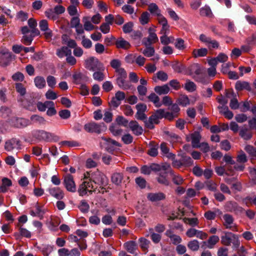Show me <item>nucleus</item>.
Segmentation results:
<instances>
[{
    "mask_svg": "<svg viewBox=\"0 0 256 256\" xmlns=\"http://www.w3.org/2000/svg\"><path fill=\"white\" fill-rule=\"evenodd\" d=\"M192 138V145L194 148H199V144L201 139V136L199 132H194V133L191 134Z\"/></svg>",
    "mask_w": 256,
    "mask_h": 256,
    "instance_id": "obj_21",
    "label": "nucleus"
},
{
    "mask_svg": "<svg viewBox=\"0 0 256 256\" xmlns=\"http://www.w3.org/2000/svg\"><path fill=\"white\" fill-rule=\"evenodd\" d=\"M235 88L238 91H242V90H251V87L250 84L245 81L238 80L235 84Z\"/></svg>",
    "mask_w": 256,
    "mask_h": 256,
    "instance_id": "obj_17",
    "label": "nucleus"
},
{
    "mask_svg": "<svg viewBox=\"0 0 256 256\" xmlns=\"http://www.w3.org/2000/svg\"><path fill=\"white\" fill-rule=\"evenodd\" d=\"M72 51L67 46H62L56 50V55L60 58L71 54Z\"/></svg>",
    "mask_w": 256,
    "mask_h": 256,
    "instance_id": "obj_31",
    "label": "nucleus"
},
{
    "mask_svg": "<svg viewBox=\"0 0 256 256\" xmlns=\"http://www.w3.org/2000/svg\"><path fill=\"white\" fill-rule=\"evenodd\" d=\"M223 219L224 220V226L226 228L230 229L234 231H237L236 226H232L234 222V218L230 214H225L223 216Z\"/></svg>",
    "mask_w": 256,
    "mask_h": 256,
    "instance_id": "obj_11",
    "label": "nucleus"
},
{
    "mask_svg": "<svg viewBox=\"0 0 256 256\" xmlns=\"http://www.w3.org/2000/svg\"><path fill=\"white\" fill-rule=\"evenodd\" d=\"M192 78L196 82H198L204 84H206L208 82L206 76L202 72L200 75H193Z\"/></svg>",
    "mask_w": 256,
    "mask_h": 256,
    "instance_id": "obj_42",
    "label": "nucleus"
},
{
    "mask_svg": "<svg viewBox=\"0 0 256 256\" xmlns=\"http://www.w3.org/2000/svg\"><path fill=\"white\" fill-rule=\"evenodd\" d=\"M80 210L82 212H87L88 211L90 206L88 202L84 200L80 202V204L78 206Z\"/></svg>",
    "mask_w": 256,
    "mask_h": 256,
    "instance_id": "obj_58",
    "label": "nucleus"
},
{
    "mask_svg": "<svg viewBox=\"0 0 256 256\" xmlns=\"http://www.w3.org/2000/svg\"><path fill=\"white\" fill-rule=\"evenodd\" d=\"M219 237L217 236L214 235L210 236L208 242H204V244L206 245L207 247L209 248H212L214 245H216L219 241Z\"/></svg>",
    "mask_w": 256,
    "mask_h": 256,
    "instance_id": "obj_25",
    "label": "nucleus"
},
{
    "mask_svg": "<svg viewBox=\"0 0 256 256\" xmlns=\"http://www.w3.org/2000/svg\"><path fill=\"white\" fill-rule=\"evenodd\" d=\"M106 142V149L108 152H112L116 147L121 146V144L115 140L110 138H102Z\"/></svg>",
    "mask_w": 256,
    "mask_h": 256,
    "instance_id": "obj_10",
    "label": "nucleus"
},
{
    "mask_svg": "<svg viewBox=\"0 0 256 256\" xmlns=\"http://www.w3.org/2000/svg\"><path fill=\"white\" fill-rule=\"evenodd\" d=\"M183 221L184 223L188 224L192 226H197L198 224V220L197 218H183Z\"/></svg>",
    "mask_w": 256,
    "mask_h": 256,
    "instance_id": "obj_52",
    "label": "nucleus"
},
{
    "mask_svg": "<svg viewBox=\"0 0 256 256\" xmlns=\"http://www.w3.org/2000/svg\"><path fill=\"white\" fill-rule=\"evenodd\" d=\"M187 246L188 248L192 251H197L200 248L199 242L196 240L189 242Z\"/></svg>",
    "mask_w": 256,
    "mask_h": 256,
    "instance_id": "obj_44",
    "label": "nucleus"
},
{
    "mask_svg": "<svg viewBox=\"0 0 256 256\" xmlns=\"http://www.w3.org/2000/svg\"><path fill=\"white\" fill-rule=\"evenodd\" d=\"M180 158L182 166H184L188 167L193 164V160L192 158L186 154H182Z\"/></svg>",
    "mask_w": 256,
    "mask_h": 256,
    "instance_id": "obj_38",
    "label": "nucleus"
},
{
    "mask_svg": "<svg viewBox=\"0 0 256 256\" xmlns=\"http://www.w3.org/2000/svg\"><path fill=\"white\" fill-rule=\"evenodd\" d=\"M83 22L84 29L86 31H91L96 28L91 23L88 18H84Z\"/></svg>",
    "mask_w": 256,
    "mask_h": 256,
    "instance_id": "obj_41",
    "label": "nucleus"
},
{
    "mask_svg": "<svg viewBox=\"0 0 256 256\" xmlns=\"http://www.w3.org/2000/svg\"><path fill=\"white\" fill-rule=\"evenodd\" d=\"M242 202L248 206L252 204L256 206V196L254 198L247 196L243 199Z\"/></svg>",
    "mask_w": 256,
    "mask_h": 256,
    "instance_id": "obj_49",
    "label": "nucleus"
},
{
    "mask_svg": "<svg viewBox=\"0 0 256 256\" xmlns=\"http://www.w3.org/2000/svg\"><path fill=\"white\" fill-rule=\"evenodd\" d=\"M124 247L128 252L131 254H134L138 248L137 243L134 240H130L125 242L124 244Z\"/></svg>",
    "mask_w": 256,
    "mask_h": 256,
    "instance_id": "obj_16",
    "label": "nucleus"
},
{
    "mask_svg": "<svg viewBox=\"0 0 256 256\" xmlns=\"http://www.w3.org/2000/svg\"><path fill=\"white\" fill-rule=\"evenodd\" d=\"M40 30L44 32V36L46 39L51 40L52 36V31L48 28V22L46 20H41L39 22Z\"/></svg>",
    "mask_w": 256,
    "mask_h": 256,
    "instance_id": "obj_7",
    "label": "nucleus"
},
{
    "mask_svg": "<svg viewBox=\"0 0 256 256\" xmlns=\"http://www.w3.org/2000/svg\"><path fill=\"white\" fill-rule=\"evenodd\" d=\"M33 136L39 140L50 142L53 139L54 135L43 130H38L34 132Z\"/></svg>",
    "mask_w": 256,
    "mask_h": 256,
    "instance_id": "obj_4",
    "label": "nucleus"
},
{
    "mask_svg": "<svg viewBox=\"0 0 256 256\" xmlns=\"http://www.w3.org/2000/svg\"><path fill=\"white\" fill-rule=\"evenodd\" d=\"M174 46L179 50H184L186 48L184 41L181 38L176 39Z\"/></svg>",
    "mask_w": 256,
    "mask_h": 256,
    "instance_id": "obj_53",
    "label": "nucleus"
},
{
    "mask_svg": "<svg viewBox=\"0 0 256 256\" xmlns=\"http://www.w3.org/2000/svg\"><path fill=\"white\" fill-rule=\"evenodd\" d=\"M147 198L152 202H156L165 199L166 195L162 192L156 193L150 192L148 194Z\"/></svg>",
    "mask_w": 256,
    "mask_h": 256,
    "instance_id": "obj_15",
    "label": "nucleus"
},
{
    "mask_svg": "<svg viewBox=\"0 0 256 256\" xmlns=\"http://www.w3.org/2000/svg\"><path fill=\"white\" fill-rule=\"evenodd\" d=\"M37 35H34L32 32L30 34H24L22 39V42L27 46L30 45L33 40L34 38Z\"/></svg>",
    "mask_w": 256,
    "mask_h": 256,
    "instance_id": "obj_39",
    "label": "nucleus"
},
{
    "mask_svg": "<svg viewBox=\"0 0 256 256\" xmlns=\"http://www.w3.org/2000/svg\"><path fill=\"white\" fill-rule=\"evenodd\" d=\"M86 68L90 70H95L98 68V65L100 64V62L97 58L93 57L86 60L85 62Z\"/></svg>",
    "mask_w": 256,
    "mask_h": 256,
    "instance_id": "obj_13",
    "label": "nucleus"
},
{
    "mask_svg": "<svg viewBox=\"0 0 256 256\" xmlns=\"http://www.w3.org/2000/svg\"><path fill=\"white\" fill-rule=\"evenodd\" d=\"M172 177V180L173 182L176 185H181L183 184L184 180L182 177L178 174L176 175L174 173V174H170Z\"/></svg>",
    "mask_w": 256,
    "mask_h": 256,
    "instance_id": "obj_56",
    "label": "nucleus"
},
{
    "mask_svg": "<svg viewBox=\"0 0 256 256\" xmlns=\"http://www.w3.org/2000/svg\"><path fill=\"white\" fill-rule=\"evenodd\" d=\"M137 112L136 114V118L138 120H146L147 117L144 112L146 111L147 106L144 104H138L136 106Z\"/></svg>",
    "mask_w": 256,
    "mask_h": 256,
    "instance_id": "obj_9",
    "label": "nucleus"
},
{
    "mask_svg": "<svg viewBox=\"0 0 256 256\" xmlns=\"http://www.w3.org/2000/svg\"><path fill=\"white\" fill-rule=\"evenodd\" d=\"M184 88L189 92H193L196 90V86L193 82L187 80L184 85Z\"/></svg>",
    "mask_w": 256,
    "mask_h": 256,
    "instance_id": "obj_46",
    "label": "nucleus"
},
{
    "mask_svg": "<svg viewBox=\"0 0 256 256\" xmlns=\"http://www.w3.org/2000/svg\"><path fill=\"white\" fill-rule=\"evenodd\" d=\"M224 235L221 236V243L224 246H230L232 244L234 248H238L240 241L237 235L228 232H224Z\"/></svg>",
    "mask_w": 256,
    "mask_h": 256,
    "instance_id": "obj_2",
    "label": "nucleus"
},
{
    "mask_svg": "<svg viewBox=\"0 0 256 256\" xmlns=\"http://www.w3.org/2000/svg\"><path fill=\"white\" fill-rule=\"evenodd\" d=\"M128 126L131 130L136 136H140L142 134L143 129L138 122L136 120H132L128 124Z\"/></svg>",
    "mask_w": 256,
    "mask_h": 256,
    "instance_id": "obj_14",
    "label": "nucleus"
},
{
    "mask_svg": "<svg viewBox=\"0 0 256 256\" xmlns=\"http://www.w3.org/2000/svg\"><path fill=\"white\" fill-rule=\"evenodd\" d=\"M208 50L206 48H201L199 49H194L192 54L194 58L204 57L207 55Z\"/></svg>",
    "mask_w": 256,
    "mask_h": 256,
    "instance_id": "obj_30",
    "label": "nucleus"
},
{
    "mask_svg": "<svg viewBox=\"0 0 256 256\" xmlns=\"http://www.w3.org/2000/svg\"><path fill=\"white\" fill-rule=\"evenodd\" d=\"M200 12L202 16H210L212 14L211 10L208 6H204L201 8Z\"/></svg>",
    "mask_w": 256,
    "mask_h": 256,
    "instance_id": "obj_61",
    "label": "nucleus"
},
{
    "mask_svg": "<svg viewBox=\"0 0 256 256\" xmlns=\"http://www.w3.org/2000/svg\"><path fill=\"white\" fill-rule=\"evenodd\" d=\"M107 184V178L102 172L98 170L87 172L84 174V180L80 185L78 192L80 196H84L88 192L92 194L99 188L98 192L104 193L105 188L103 186Z\"/></svg>",
    "mask_w": 256,
    "mask_h": 256,
    "instance_id": "obj_1",
    "label": "nucleus"
},
{
    "mask_svg": "<svg viewBox=\"0 0 256 256\" xmlns=\"http://www.w3.org/2000/svg\"><path fill=\"white\" fill-rule=\"evenodd\" d=\"M110 130L114 136H118L122 134V130L118 126H111L110 128Z\"/></svg>",
    "mask_w": 256,
    "mask_h": 256,
    "instance_id": "obj_59",
    "label": "nucleus"
},
{
    "mask_svg": "<svg viewBox=\"0 0 256 256\" xmlns=\"http://www.w3.org/2000/svg\"><path fill=\"white\" fill-rule=\"evenodd\" d=\"M149 18L150 14L147 12H145L142 13L140 18V22L142 24L144 25L148 23Z\"/></svg>",
    "mask_w": 256,
    "mask_h": 256,
    "instance_id": "obj_50",
    "label": "nucleus"
},
{
    "mask_svg": "<svg viewBox=\"0 0 256 256\" xmlns=\"http://www.w3.org/2000/svg\"><path fill=\"white\" fill-rule=\"evenodd\" d=\"M126 77L117 78L116 84L118 86L124 90H128L130 88L131 86L128 82L126 80Z\"/></svg>",
    "mask_w": 256,
    "mask_h": 256,
    "instance_id": "obj_24",
    "label": "nucleus"
},
{
    "mask_svg": "<svg viewBox=\"0 0 256 256\" xmlns=\"http://www.w3.org/2000/svg\"><path fill=\"white\" fill-rule=\"evenodd\" d=\"M54 246L47 245L44 246L42 250V252L44 256H48V255L54 250Z\"/></svg>",
    "mask_w": 256,
    "mask_h": 256,
    "instance_id": "obj_64",
    "label": "nucleus"
},
{
    "mask_svg": "<svg viewBox=\"0 0 256 256\" xmlns=\"http://www.w3.org/2000/svg\"><path fill=\"white\" fill-rule=\"evenodd\" d=\"M60 221L58 218H52L49 222L48 228L50 230L56 231L57 230L58 226L60 224Z\"/></svg>",
    "mask_w": 256,
    "mask_h": 256,
    "instance_id": "obj_33",
    "label": "nucleus"
},
{
    "mask_svg": "<svg viewBox=\"0 0 256 256\" xmlns=\"http://www.w3.org/2000/svg\"><path fill=\"white\" fill-rule=\"evenodd\" d=\"M48 190L51 196L58 200H62L64 197V192L59 187L50 188Z\"/></svg>",
    "mask_w": 256,
    "mask_h": 256,
    "instance_id": "obj_12",
    "label": "nucleus"
},
{
    "mask_svg": "<svg viewBox=\"0 0 256 256\" xmlns=\"http://www.w3.org/2000/svg\"><path fill=\"white\" fill-rule=\"evenodd\" d=\"M158 40V38L156 34L151 32L148 38L143 39V42L146 46H150L152 44L156 42Z\"/></svg>",
    "mask_w": 256,
    "mask_h": 256,
    "instance_id": "obj_18",
    "label": "nucleus"
},
{
    "mask_svg": "<svg viewBox=\"0 0 256 256\" xmlns=\"http://www.w3.org/2000/svg\"><path fill=\"white\" fill-rule=\"evenodd\" d=\"M16 18L22 22H24L28 18V14L22 10H20L17 13Z\"/></svg>",
    "mask_w": 256,
    "mask_h": 256,
    "instance_id": "obj_63",
    "label": "nucleus"
},
{
    "mask_svg": "<svg viewBox=\"0 0 256 256\" xmlns=\"http://www.w3.org/2000/svg\"><path fill=\"white\" fill-rule=\"evenodd\" d=\"M84 129L88 132L100 134L106 129V127L104 123L98 124L92 122L86 124L84 126Z\"/></svg>",
    "mask_w": 256,
    "mask_h": 256,
    "instance_id": "obj_3",
    "label": "nucleus"
},
{
    "mask_svg": "<svg viewBox=\"0 0 256 256\" xmlns=\"http://www.w3.org/2000/svg\"><path fill=\"white\" fill-rule=\"evenodd\" d=\"M2 56H0V62H2V60L6 58V62H4L6 64H7V62H9L12 58V54L10 52H8L7 50H4L1 52Z\"/></svg>",
    "mask_w": 256,
    "mask_h": 256,
    "instance_id": "obj_43",
    "label": "nucleus"
},
{
    "mask_svg": "<svg viewBox=\"0 0 256 256\" xmlns=\"http://www.w3.org/2000/svg\"><path fill=\"white\" fill-rule=\"evenodd\" d=\"M236 161L238 163L242 164H244L248 161L247 156L242 150L238 152V154L236 157Z\"/></svg>",
    "mask_w": 256,
    "mask_h": 256,
    "instance_id": "obj_36",
    "label": "nucleus"
},
{
    "mask_svg": "<svg viewBox=\"0 0 256 256\" xmlns=\"http://www.w3.org/2000/svg\"><path fill=\"white\" fill-rule=\"evenodd\" d=\"M20 148V142L16 138H12L5 142L4 148L6 150L10 152L14 149Z\"/></svg>",
    "mask_w": 256,
    "mask_h": 256,
    "instance_id": "obj_6",
    "label": "nucleus"
},
{
    "mask_svg": "<svg viewBox=\"0 0 256 256\" xmlns=\"http://www.w3.org/2000/svg\"><path fill=\"white\" fill-rule=\"evenodd\" d=\"M16 90L21 96H24L26 94V89L22 83H16Z\"/></svg>",
    "mask_w": 256,
    "mask_h": 256,
    "instance_id": "obj_57",
    "label": "nucleus"
},
{
    "mask_svg": "<svg viewBox=\"0 0 256 256\" xmlns=\"http://www.w3.org/2000/svg\"><path fill=\"white\" fill-rule=\"evenodd\" d=\"M168 174L166 173L164 171H160L158 172V176L157 178L158 182L161 184L165 186H168L169 184V180L167 178Z\"/></svg>",
    "mask_w": 256,
    "mask_h": 256,
    "instance_id": "obj_29",
    "label": "nucleus"
},
{
    "mask_svg": "<svg viewBox=\"0 0 256 256\" xmlns=\"http://www.w3.org/2000/svg\"><path fill=\"white\" fill-rule=\"evenodd\" d=\"M160 40L162 44L168 45L169 44L173 43L174 41V38L173 36L168 37L167 35H164L160 37Z\"/></svg>",
    "mask_w": 256,
    "mask_h": 256,
    "instance_id": "obj_47",
    "label": "nucleus"
},
{
    "mask_svg": "<svg viewBox=\"0 0 256 256\" xmlns=\"http://www.w3.org/2000/svg\"><path fill=\"white\" fill-rule=\"evenodd\" d=\"M176 102L178 104L182 106H186L190 104V100L188 96L185 94L180 95Z\"/></svg>",
    "mask_w": 256,
    "mask_h": 256,
    "instance_id": "obj_35",
    "label": "nucleus"
},
{
    "mask_svg": "<svg viewBox=\"0 0 256 256\" xmlns=\"http://www.w3.org/2000/svg\"><path fill=\"white\" fill-rule=\"evenodd\" d=\"M34 82L36 86L40 89L44 88L46 84L44 78L41 76H36L34 79Z\"/></svg>",
    "mask_w": 256,
    "mask_h": 256,
    "instance_id": "obj_34",
    "label": "nucleus"
},
{
    "mask_svg": "<svg viewBox=\"0 0 256 256\" xmlns=\"http://www.w3.org/2000/svg\"><path fill=\"white\" fill-rule=\"evenodd\" d=\"M121 108L124 114L127 116H131L134 114V111L129 105L122 106H121Z\"/></svg>",
    "mask_w": 256,
    "mask_h": 256,
    "instance_id": "obj_60",
    "label": "nucleus"
},
{
    "mask_svg": "<svg viewBox=\"0 0 256 256\" xmlns=\"http://www.w3.org/2000/svg\"><path fill=\"white\" fill-rule=\"evenodd\" d=\"M244 150L250 156L256 157V148L251 145H246L244 148Z\"/></svg>",
    "mask_w": 256,
    "mask_h": 256,
    "instance_id": "obj_48",
    "label": "nucleus"
},
{
    "mask_svg": "<svg viewBox=\"0 0 256 256\" xmlns=\"http://www.w3.org/2000/svg\"><path fill=\"white\" fill-rule=\"evenodd\" d=\"M9 122L12 126L18 128L26 127L29 124L28 120L23 118H13Z\"/></svg>",
    "mask_w": 256,
    "mask_h": 256,
    "instance_id": "obj_8",
    "label": "nucleus"
},
{
    "mask_svg": "<svg viewBox=\"0 0 256 256\" xmlns=\"http://www.w3.org/2000/svg\"><path fill=\"white\" fill-rule=\"evenodd\" d=\"M160 149L162 154L166 156L168 158L172 160L174 159L176 155L169 152L170 149L168 147L167 144L166 142H162L160 144Z\"/></svg>",
    "mask_w": 256,
    "mask_h": 256,
    "instance_id": "obj_20",
    "label": "nucleus"
},
{
    "mask_svg": "<svg viewBox=\"0 0 256 256\" xmlns=\"http://www.w3.org/2000/svg\"><path fill=\"white\" fill-rule=\"evenodd\" d=\"M64 184L68 191L72 192L76 191V185L71 174H66L64 176Z\"/></svg>",
    "mask_w": 256,
    "mask_h": 256,
    "instance_id": "obj_5",
    "label": "nucleus"
},
{
    "mask_svg": "<svg viewBox=\"0 0 256 256\" xmlns=\"http://www.w3.org/2000/svg\"><path fill=\"white\" fill-rule=\"evenodd\" d=\"M73 78L76 84H81L88 80V78L82 73H76L73 75Z\"/></svg>",
    "mask_w": 256,
    "mask_h": 256,
    "instance_id": "obj_37",
    "label": "nucleus"
},
{
    "mask_svg": "<svg viewBox=\"0 0 256 256\" xmlns=\"http://www.w3.org/2000/svg\"><path fill=\"white\" fill-rule=\"evenodd\" d=\"M154 90L157 94L162 95L168 94L170 89L168 84H164L162 86H156L154 88Z\"/></svg>",
    "mask_w": 256,
    "mask_h": 256,
    "instance_id": "obj_28",
    "label": "nucleus"
},
{
    "mask_svg": "<svg viewBox=\"0 0 256 256\" xmlns=\"http://www.w3.org/2000/svg\"><path fill=\"white\" fill-rule=\"evenodd\" d=\"M146 48L142 52V54L146 57H151L154 56L155 50L153 47L150 46H146Z\"/></svg>",
    "mask_w": 256,
    "mask_h": 256,
    "instance_id": "obj_55",
    "label": "nucleus"
},
{
    "mask_svg": "<svg viewBox=\"0 0 256 256\" xmlns=\"http://www.w3.org/2000/svg\"><path fill=\"white\" fill-rule=\"evenodd\" d=\"M148 10L152 14H155L156 16H160V10L156 4H150L148 6Z\"/></svg>",
    "mask_w": 256,
    "mask_h": 256,
    "instance_id": "obj_51",
    "label": "nucleus"
},
{
    "mask_svg": "<svg viewBox=\"0 0 256 256\" xmlns=\"http://www.w3.org/2000/svg\"><path fill=\"white\" fill-rule=\"evenodd\" d=\"M53 102L46 101L44 102H39L37 103L38 109L40 112H44L48 107L52 106Z\"/></svg>",
    "mask_w": 256,
    "mask_h": 256,
    "instance_id": "obj_40",
    "label": "nucleus"
},
{
    "mask_svg": "<svg viewBox=\"0 0 256 256\" xmlns=\"http://www.w3.org/2000/svg\"><path fill=\"white\" fill-rule=\"evenodd\" d=\"M30 120L34 123H38L44 124L46 122L44 118L38 115H32L30 117Z\"/></svg>",
    "mask_w": 256,
    "mask_h": 256,
    "instance_id": "obj_54",
    "label": "nucleus"
},
{
    "mask_svg": "<svg viewBox=\"0 0 256 256\" xmlns=\"http://www.w3.org/2000/svg\"><path fill=\"white\" fill-rule=\"evenodd\" d=\"M124 176L120 172H114L111 176V180L113 184L116 186H120L123 180Z\"/></svg>",
    "mask_w": 256,
    "mask_h": 256,
    "instance_id": "obj_26",
    "label": "nucleus"
},
{
    "mask_svg": "<svg viewBox=\"0 0 256 256\" xmlns=\"http://www.w3.org/2000/svg\"><path fill=\"white\" fill-rule=\"evenodd\" d=\"M110 65L115 70H116L118 69L121 68L120 66L122 65V62L121 61L118 59H114L110 62Z\"/></svg>",
    "mask_w": 256,
    "mask_h": 256,
    "instance_id": "obj_62",
    "label": "nucleus"
},
{
    "mask_svg": "<svg viewBox=\"0 0 256 256\" xmlns=\"http://www.w3.org/2000/svg\"><path fill=\"white\" fill-rule=\"evenodd\" d=\"M150 148L147 152V154L151 156L155 157L158 154V146L154 142H150L149 144Z\"/></svg>",
    "mask_w": 256,
    "mask_h": 256,
    "instance_id": "obj_22",
    "label": "nucleus"
},
{
    "mask_svg": "<svg viewBox=\"0 0 256 256\" xmlns=\"http://www.w3.org/2000/svg\"><path fill=\"white\" fill-rule=\"evenodd\" d=\"M138 242L140 243V247L142 250L146 251L149 246L150 242L144 238H139Z\"/></svg>",
    "mask_w": 256,
    "mask_h": 256,
    "instance_id": "obj_45",
    "label": "nucleus"
},
{
    "mask_svg": "<svg viewBox=\"0 0 256 256\" xmlns=\"http://www.w3.org/2000/svg\"><path fill=\"white\" fill-rule=\"evenodd\" d=\"M147 98L149 101L153 102L155 106L160 108L162 106L160 98L155 93L152 92L150 94Z\"/></svg>",
    "mask_w": 256,
    "mask_h": 256,
    "instance_id": "obj_27",
    "label": "nucleus"
},
{
    "mask_svg": "<svg viewBox=\"0 0 256 256\" xmlns=\"http://www.w3.org/2000/svg\"><path fill=\"white\" fill-rule=\"evenodd\" d=\"M240 136L245 140H248L252 137V134L246 127H242L240 131Z\"/></svg>",
    "mask_w": 256,
    "mask_h": 256,
    "instance_id": "obj_32",
    "label": "nucleus"
},
{
    "mask_svg": "<svg viewBox=\"0 0 256 256\" xmlns=\"http://www.w3.org/2000/svg\"><path fill=\"white\" fill-rule=\"evenodd\" d=\"M115 44L118 48H122L124 50H128L131 46L130 42L122 38H118L116 41Z\"/></svg>",
    "mask_w": 256,
    "mask_h": 256,
    "instance_id": "obj_19",
    "label": "nucleus"
},
{
    "mask_svg": "<svg viewBox=\"0 0 256 256\" xmlns=\"http://www.w3.org/2000/svg\"><path fill=\"white\" fill-rule=\"evenodd\" d=\"M28 24L30 28V32L34 35H39L40 32L39 30L36 28L37 26V22L36 20L31 18L28 20Z\"/></svg>",
    "mask_w": 256,
    "mask_h": 256,
    "instance_id": "obj_23",
    "label": "nucleus"
}]
</instances>
